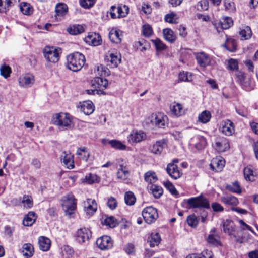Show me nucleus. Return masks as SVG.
I'll list each match as a JSON object with an SVG mask.
<instances>
[{"instance_id": "1", "label": "nucleus", "mask_w": 258, "mask_h": 258, "mask_svg": "<svg viewBox=\"0 0 258 258\" xmlns=\"http://www.w3.org/2000/svg\"><path fill=\"white\" fill-rule=\"evenodd\" d=\"M67 59L68 68L73 72L80 70L86 61L84 55L78 52L69 55Z\"/></svg>"}, {"instance_id": "2", "label": "nucleus", "mask_w": 258, "mask_h": 258, "mask_svg": "<svg viewBox=\"0 0 258 258\" xmlns=\"http://www.w3.org/2000/svg\"><path fill=\"white\" fill-rule=\"evenodd\" d=\"M61 201V205L66 215L71 217L76 209V200L74 196L69 193L62 197Z\"/></svg>"}, {"instance_id": "3", "label": "nucleus", "mask_w": 258, "mask_h": 258, "mask_svg": "<svg viewBox=\"0 0 258 258\" xmlns=\"http://www.w3.org/2000/svg\"><path fill=\"white\" fill-rule=\"evenodd\" d=\"M53 123L62 130L71 128L72 126V118L69 113H59L55 115L53 118Z\"/></svg>"}, {"instance_id": "4", "label": "nucleus", "mask_w": 258, "mask_h": 258, "mask_svg": "<svg viewBox=\"0 0 258 258\" xmlns=\"http://www.w3.org/2000/svg\"><path fill=\"white\" fill-rule=\"evenodd\" d=\"M43 53L44 58L48 62L56 63L59 60L61 49L58 47L46 46L43 50Z\"/></svg>"}, {"instance_id": "5", "label": "nucleus", "mask_w": 258, "mask_h": 258, "mask_svg": "<svg viewBox=\"0 0 258 258\" xmlns=\"http://www.w3.org/2000/svg\"><path fill=\"white\" fill-rule=\"evenodd\" d=\"M142 215L145 222L149 224L154 223L158 217L157 210L152 206L145 208Z\"/></svg>"}, {"instance_id": "6", "label": "nucleus", "mask_w": 258, "mask_h": 258, "mask_svg": "<svg viewBox=\"0 0 258 258\" xmlns=\"http://www.w3.org/2000/svg\"><path fill=\"white\" fill-rule=\"evenodd\" d=\"M187 203L190 208H210L208 200L202 196L191 198L187 200Z\"/></svg>"}, {"instance_id": "7", "label": "nucleus", "mask_w": 258, "mask_h": 258, "mask_svg": "<svg viewBox=\"0 0 258 258\" xmlns=\"http://www.w3.org/2000/svg\"><path fill=\"white\" fill-rule=\"evenodd\" d=\"M212 146L217 152H224L229 148V141L224 137H216L212 143Z\"/></svg>"}, {"instance_id": "8", "label": "nucleus", "mask_w": 258, "mask_h": 258, "mask_svg": "<svg viewBox=\"0 0 258 258\" xmlns=\"http://www.w3.org/2000/svg\"><path fill=\"white\" fill-rule=\"evenodd\" d=\"M178 162V159H174L172 162L169 163L166 168V171L169 175L174 179L180 178L182 175V171L179 169L175 163Z\"/></svg>"}, {"instance_id": "9", "label": "nucleus", "mask_w": 258, "mask_h": 258, "mask_svg": "<svg viewBox=\"0 0 258 258\" xmlns=\"http://www.w3.org/2000/svg\"><path fill=\"white\" fill-rule=\"evenodd\" d=\"M150 121L158 127L165 128L167 124L168 117L162 113H158L151 116Z\"/></svg>"}, {"instance_id": "10", "label": "nucleus", "mask_w": 258, "mask_h": 258, "mask_svg": "<svg viewBox=\"0 0 258 258\" xmlns=\"http://www.w3.org/2000/svg\"><path fill=\"white\" fill-rule=\"evenodd\" d=\"M105 60L108 66L111 68H115L121 62V56L118 52L114 51L110 52L108 56H106Z\"/></svg>"}, {"instance_id": "11", "label": "nucleus", "mask_w": 258, "mask_h": 258, "mask_svg": "<svg viewBox=\"0 0 258 258\" xmlns=\"http://www.w3.org/2000/svg\"><path fill=\"white\" fill-rule=\"evenodd\" d=\"M84 41L89 45L96 46L100 45L102 39L100 35L95 32H89L84 39Z\"/></svg>"}, {"instance_id": "12", "label": "nucleus", "mask_w": 258, "mask_h": 258, "mask_svg": "<svg viewBox=\"0 0 258 258\" xmlns=\"http://www.w3.org/2000/svg\"><path fill=\"white\" fill-rule=\"evenodd\" d=\"M97 204L94 199H87L84 202V209L89 217L92 216L97 211Z\"/></svg>"}, {"instance_id": "13", "label": "nucleus", "mask_w": 258, "mask_h": 258, "mask_svg": "<svg viewBox=\"0 0 258 258\" xmlns=\"http://www.w3.org/2000/svg\"><path fill=\"white\" fill-rule=\"evenodd\" d=\"M220 131L225 136H232L235 133V125L231 120L226 119L222 122Z\"/></svg>"}, {"instance_id": "14", "label": "nucleus", "mask_w": 258, "mask_h": 258, "mask_svg": "<svg viewBox=\"0 0 258 258\" xmlns=\"http://www.w3.org/2000/svg\"><path fill=\"white\" fill-rule=\"evenodd\" d=\"M34 76L29 73L22 75L19 78V85L25 88L31 87L34 83Z\"/></svg>"}, {"instance_id": "15", "label": "nucleus", "mask_w": 258, "mask_h": 258, "mask_svg": "<svg viewBox=\"0 0 258 258\" xmlns=\"http://www.w3.org/2000/svg\"><path fill=\"white\" fill-rule=\"evenodd\" d=\"M196 59L198 64L201 68H205L211 64V59L210 56L204 52L197 53L196 54Z\"/></svg>"}, {"instance_id": "16", "label": "nucleus", "mask_w": 258, "mask_h": 258, "mask_svg": "<svg viewBox=\"0 0 258 258\" xmlns=\"http://www.w3.org/2000/svg\"><path fill=\"white\" fill-rule=\"evenodd\" d=\"M96 244L101 250L109 249L113 246V241L110 237L103 236L97 239Z\"/></svg>"}, {"instance_id": "17", "label": "nucleus", "mask_w": 258, "mask_h": 258, "mask_svg": "<svg viewBox=\"0 0 258 258\" xmlns=\"http://www.w3.org/2000/svg\"><path fill=\"white\" fill-rule=\"evenodd\" d=\"M91 237V232L90 229L86 228H82L77 231L76 234V240L80 243H85L88 241Z\"/></svg>"}, {"instance_id": "18", "label": "nucleus", "mask_w": 258, "mask_h": 258, "mask_svg": "<svg viewBox=\"0 0 258 258\" xmlns=\"http://www.w3.org/2000/svg\"><path fill=\"white\" fill-rule=\"evenodd\" d=\"M189 144L198 150H201L206 146V140L203 136L197 135L190 140Z\"/></svg>"}, {"instance_id": "19", "label": "nucleus", "mask_w": 258, "mask_h": 258, "mask_svg": "<svg viewBox=\"0 0 258 258\" xmlns=\"http://www.w3.org/2000/svg\"><path fill=\"white\" fill-rule=\"evenodd\" d=\"M108 85V81L102 77H96L92 81V86L97 89L100 93H103Z\"/></svg>"}, {"instance_id": "20", "label": "nucleus", "mask_w": 258, "mask_h": 258, "mask_svg": "<svg viewBox=\"0 0 258 258\" xmlns=\"http://www.w3.org/2000/svg\"><path fill=\"white\" fill-rule=\"evenodd\" d=\"M225 166V160L221 157L214 158L210 164V169L215 172L222 171Z\"/></svg>"}, {"instance_id": "21", "label": "nucleus", "mask_w": 258, "mask_h": 258, "mask_svg": "<svg viewBox=\"0 0 258 258\" xmlns=\"http://www.w3.org/2000/svg\"><path fill=\"white\" fill-rule=\"evenodd\" d=\"M224 232L231 236L235 235V225L234 222L230 219L224 220L222 222Z\"/></svg>"}, {"instance_id": "22", "label": "nucleus", "mask_w": 258, "mask_h": 258, "mask_svg": "<svg viewBox=\"0 0 258 258\" xmlns=\"http://www.w3.org/2000/svg\"><path fill=\"white\" fill-rule=\"evenodd\" d=\"M60 160L68 168H73L74 166L73 156L70 152H67L66 151L63 152L60 157Z\"/></svg>"}, {"instance_id": "23", "label": "nucleus", "mask_w": 258, "mask_h": 258, "mask_svg": "<svg viewBox=\"0 0 258 258\" xmlns=\"http://www.w3.org/2000/svg\"><path fill=\"white\" fill-rule=\"evenodd\" d=\"M80 109L85 114L90 115L94 112L95 106L92 101H86L81 104Z\"/></svg>"}, {"instance_id": "24", "label": "nucleus", "mask_w": 258, "mask_h": 258, "mask_svg": "<svg viewBox=\"0 0 258 258\" xmlns=\"http://www.w3.org/2000/svg\"><path fill=\"white\" fill-rule=\"evenodd\" d=\"M215 230L213 229L210 231L207 238V241L209 244L212 246H218L221 245L219 236L215 233Z\"/></svg>"}, {"instance_id": "25", "label": "nucleus", "mask_w": 258, "mask_h": 258, "mask_svg": "<svg viewBox=\"0 0 258 258\" xmlns=\"http://www.w3.org/2000/svg\"><path fill=\"white\" fill-rule=\"evenodd\" d=\"M165 146V142L164 140H159L150 147V151L154 154L159 155L161 153Z\"/></svg>"}, {"instance_id": "26", "label": "nucleus", "mask_w": 258, "mask_h": 258, "mask_svg": "<svg viewBox=\"0 0 258 258\" xmlns=\"http://www.w3.org/2000/svg\"><path fill=\"white\" fill-rule=\"evenodd\" d=\"M68 11V6L63 3L57 4L55 6L56 17L60 19L65 16Z\"/></svg>"}, {"instance_id": "27", "label": "nucleus", "mask_w": 258, "mask_h": 258, "mask_svg": "<svg viewBox=\"0 0 258 258\" xmlns=\"http://www.w3.org/2000/svg\"><path fill=\"white\" fill-rule=\"evenodd\" d=\"M38 244L40 249L43 251H47L50 248L51 241L47 237L41 236L38 239Z\"/></svg>"}, {"instance_id": "28", "label": "nucleus", "mask_w": 258, "mask_h": 258, "mask_svg": "<svg viewBox=\"0 0 258 258\" xmlns=\"http://www.w3.org/2000/svg\"><path fill=\"white\" fill-rule=\"evenodd\" d=\"M220 199L221 201L226 205L235 206L239 203L238 199L232 195L222 196Z\"/></svg>"}, {"instance_id": "29", "label": "nucleus", "mask_w": 258, "mask_h": 258, "mask_svg": "<svg viewBox=\"0 0 258 258\" xmlns=\"http://www.w3.org/2000/svg\"><path fill=\"white\" fill-rule=\"evenodd\" d=\"M129 175L130 172L127 166L123 164L119 165V168L117 172V178L121 180H125L127 179Z\"/></svg>"}, {"instance_id": "30", "label": "nucleus", "mask_w": 258, "mask_h": 258, "mask_svg": "<svg viewBox=\"0 0 258 258\" xmlns=\"http://www.w3.org/2000/svg\"><path fill=\"white\" fill-rule=\"evenodd\" d=\"M239 34L242 40L249 39L252 35L251 29L248 26L241 27L240 28Z\"/></svg>"}, {"instance_id": "31", "label": "nucleus", "mask_w": 258, "mask_h": 258, "mask_svg": "<svg viewBox=\"0 0 258 258\" xmlns=\"http://www.w3.org/2000/svg\"><path fill=\"white\" fill-rule=\"evenodd\" d=\"M163 35L164 39L170 42L173 43L176 39V36L173 31L170 28H165L163 30Z\"/></svg>"}, {"instance_id": "32", "label": "nucleus", "mask_w": 258, "mask_h": 258, "mask_svg": "<svg viewBox=\"0 0 258 258\" xmlns=\"http://www.w3.org/2000/svg\"><path fill=\"white\" fill-rule=\"evenodd\" d=\"M122 32L119 30H111L109 34L110 40L115 43H119L122 40Z\"/></svg>"}, {"instance_id": "33", "label": "nucleus", "mask_w": 258, "mask_h": 258, "mask_svg": "<svg viewBox=\"0 0 258 258\" xmlns=\"http://www.w3.org/2000/svg\"><path fill=\"white\" fill-rule=\"evenodd\" d=\"M36 218V214L34 212H29L25 216L23 221V224L25 226H30L34 223Z\"/></svg>"}, {"instance_id": "34", "label": "nucleus", "mask_w": 258, "mask_h": 258, "mask_svg": "<svg viewBox=\"0 0 258 258\" xmlns=\"http://www.w3.org/2000/svg\"><path fill=\"white\" fill-rule=\"evenodd\" d=\"M146 138V134L142 131L133 132L130 135L129 140L133 142H140Z\"/></svg>"}, {"instance_id": "35", "label": "nucleus", "mask_w": 258, "mask_h": 258, "mask_svg": "<svg viewBox=\"0 0 258 258\" xmlns=\"http://www.w3.org/2000/svg\"><path fill=\"white\" fill-rule=\"evenodd\" d=\"M161 241V237L158 233H152L148 238V242L151 247H154L159 245Z\"/></svg>"}, {"instance_id": "36", "label": "nucleus", "mask_w": 258, "mask_h": 258, "mask_svg": "<svg viewBox=\"0 0 258 258\" xmlns=\"http://www.w3.org/2000/svg\"><path fill=\"white\" fill-rule=\"evenodd\" d=\"M76 154L78 157L87 161L90 157V152L86 147H83L78 149Z\"/></svg>"}, {"instance_id": "37", "label": "nucleus", "mask_w": 258, "mask_h": 258, "mask_svg": "<svg viewBox=\"0 0 258 258\" xmlns=\"http://www.w3.org/2000/svg\"><path fill=\"white\" fill-rule=\"evenodd\" d=\"M243 173L247 181H253L255 180V174L251 166H248L244 168Z\"/></svg>"}, {"instance_id": "38", "label": "nucleus", "mask_w": 258, "mask_h": 258, "mask_svg": "<svg viewBox=\"0 0 258 258\" xmlns=\"http://www.w3.org/2000/svg\"><path fill=\"white\" fill-rule=\"evenodd\" d=\"M22 248L23 255L26 258H29L33 255L34 248L31 244L25 243L23 245Z\"/></svg>"}, {"instance_id": "39", "label": "nucleus", "mask_w": 258, "mask_h": 258, "mask_svg": "<svg viewBox=\"0 0 258 258\" xmlns=\"http://www.w3.org/2000/svg\"><path fill=\"white\" fill-rule=\"evenodd\" d=\"M114 10L117 11L118 14V18H123L125 17L129 12V8L127 6L124 5H120L118 6L117 8H114V10L113 9V11Z\"/></svg>"}, {"instance_id": "40", "label": "nucleus", "mask_w": 258, "mask_h": 258, "mask_svg": "<svg viewBox=\"0 0 258 258\" xmlns=\"http://www.w3.org/2000/svg\"><path fill=\"white\" fill-rule=\"evenodd\" d=\"M74 253L73 249L69 245H64L61 247V254L63 258H70Z\"/></svg>"}, {"instance_id": "41", "label": "nucleus", "mask_w": 258, "mask_h": 258, "mask_svg": "<svg viewBox=\"0 0 258 258\" xmlns=\"http://www.w3.org/2000/svg\"><path fill=\"white\" fill-rule=\"evenodd\" d=\"M101 223L102 224L108 226L110 228H113L116 226L117 221L113 216H105L104 218H102Z\"/></svg>"}, {"instance_id": "42", "label": "nucleus", "mask_w": 258, "mask_h": 258, "mask_svg": "<svg viewBox=\"0 0 258 258\" xmlns=\"http://www.w3.org/2000/svg\"><path fill=\"white\" fill-rule=\"evenodd\" d=\"M152 194L155 198H159L163 193V190L161 186L156 184H152L150 187Z\"/></svg>"}, {"instance_id": "43", "label": "nucleus", "mask_w": 258, "mask_h": 258, "mask_svg": "<svg viewBox=\"0 0 258 258\" xmlns=\"http://www.w3.org/2000/svg\"><path fill=\"white\" fill-rule=\"evenodd\" d=\"M211 118V114L210 111L205 110L202 112L198 116V120L202 123L208 122Z\"/></svg>"}, {"instance_id": "44", "label": "nucleus", "mask_w": 258, "mask_h": 258, "mask_svg": "<svg viewBox=\"0 0 258 258\" xmlns=\"http://www.w3.org/2000/svg\"><path fill=\"white\" fill-rule=\"evenodd\" d=\"M84 27L81 25H74L68 28V32L71 35H78L83 32Z\"/></svg>"}, {"instance_id": "45", "label": "nucleus", "mask_w": 258, "mask_h": 258, "mask_svg": "<svg viewBox=\"0 0 258 258\" xmlns=\"http://www.w3.org/2000/svg\"><path fill=\"white\" fill-rule=\"evenodd\" d=\"M171 110L172 113L176 116H180L184 113L183 107L179 103L173 105L171 108Z\"/></svg>"}, {"instance_id": "46", "label": "nucleus", "mask_w": 258, "mask_h": 258, "mask_svg": "<svg viewBox=\"0 0 258 258\" xmlns=\"http://www.w3.org/2000/svg\"><path fill=\"white\" fill-rule=\"evenodd\" d=\"M144 179L146 182L153 184V183L157 181L158 178L154 172L148 171L145 174Z\"/></svg>"}, {"instance_id": "47", "label": "nucleus", "mask_w": 258, "mask_h": 258, "mask_svg": "<svg viewBox=\"0 0 258 258\" xmlns=\"http://www.w3.org/2000/svg\"><path fill=\"white\" fill-rule=\"evenodd\" d=\"M20 9L21 12L26 15H30L33 11V9L30 4L25 2L20 4Z\"/></svg>"}, {"instance_id": "48", "label": "nucleus", "mask_w": 258, "mask_h": 258, "mask_svg": "<svg viewBox=\"0 0 258 258\" xmlns=\"http://www.w3.org/2000/svg\"><path fill=\"white\" fill-rule=\"evenodd\" d=\"M178 18L179 17L178 15L176 13L171 12L166 14L165 16L164 20L168 23L171 24H176L178 23Z\"/></svg>"}, {"instance_id": "49", "label": "nucleus", "mask_w": 258, "mask_h": 258, "mask_svg": "<svg viewBox=\"0 0 258 258\" xmlns=\"http://www.w3.org/2000/svg\"><path fill=\"white\" fill-rule=\"evenodd\" d=\"M224 46L228 51L234 52L236 50L237 42L233 39H228Z\"/></svg>"}, {"instance_id": "50", "label": "nucleus", "mask_w": 258, "mask_h": 258, "mask_svg": "<svg viewBox=\"0 0 258 258\" xmlns=\"http://www.w3.org/2000/svg\"><path fill=\"white\" fill-rule=\"evenodd\" d=\"M136 197L133 192L127 191L124 195L125 203L127 205H133L136 202Z\"/></svg>"}, {"instance_id": "51", "label": "nucleus", "mask_w": 258, "mask_h": 258, "mask_svg": "<svg viewBox=\"0 0 258 258\" xmlns=\"http://www.w3.org/2000/svg\"><path fill=\"white\" fill-rule=\"evenodd\" d=\"M109 144L112 147L115 149L124 150L126 149V146L118 140H110L109 141Z\"/></svg>"}, {"instance_id": "52", "label": "nucleus", "mask_w": 258, "mask_h": 258, "mask_svg": "<svg viewBox=\"0 0 258 258\" xmlns=\"http://www.w3.org/2000/svg\"><path fill=\"white\" fill-rule=\"evenodd\" d=\"M85 181L88 184H92L94 183H98L100 181V178L96 174L89 173L86 175L85 177Z\"/></svg>"}, {"instance_id": "53", "label": "nucleus", "mask_w": 258, "mask_h": 258, "mask_svg": "<svg viewBox=\"0 0 258 258\" xmlns=\"http://www.w3.org/2000/svg\"><path fill=\"white\" fill-rule=\"evenodd\" d=\"M233 24V21L231 18L226 17L221 21V29H227L229 28Z\"/></svg>"}, {"instance_id": "54", "label": "nucleus", "mask_w": 258, "mask_h": 258, "mask_svg": "<svg viewBox=\"0 0 258 258\" xmlns=\"http://www.w3.org/2000/svg\"><path fill=\"white\" fill-rule=\"evenodd\" d=\"M152 41L155 45L157 51H163L167 48L166 45L158 38L152 40Z\"/></svg>"}, {"instance_id": "55", "label": "nucleus", "mask_w": 258, "mask_h": 258, "mask_svg": "<svg viewBox=\"0 0 258 258\" xmlns=\"http://www.w3.org/2000/svg\"><path fill=\"white\" fill-rule=\"evenodd\" d=\"M1 75L5 78L9 77L11 73V69L9 66L6 64H2L0 67Z\"/></svg>"}, {"instance_id": "56", "label": "nucleus", "mask_w": 258, "mask_h": 258, "mask_svg": "<svg viewBox=\"0 0 258 258\" xmlns=\"http://www.w3.org/2000/svg\"><path fill=\"white\" fill-rule=\"evenodd\" d=\"M22 203L26 208H30L33 206L32 198L29 195H24L23 197Z\"/></svg>"}, {"instance_id": "57", "label": "nucleus", "mask_w": 258, "mask_h": 258, "mask_svg": "<svg viewBox=\"0 0 258 258\" xmlns=\"http://www.w3.org/2000/svg\"><path fill=\"white\" fill-rule=\"evenodd\" d=\"M227 69L231 71H238V63L237 60L230 58L228 60Z\"/></svg>"}, {"instance_id": "58", "label": "nucleus", "mask_w": 258, "mask_h": 258, "mask_svg": "<svg viewBox=\"0 0 258 258\" xmlns=\"http://www.w3.org/2000/svg\"><path fill=\"white\" fill-rule=\"evenodd\" d=\"M225 10L229 12H234L235 10L234 3L231 0H223Z\"/></svg>"}, {"instance_id": "59", "label": "nucleus", "mask_w": 258, "mask_h": 258, "mask_svg": "<svg viewBox=\"0 0 258 258\" xmlns=\"http://www.w3.org/2000/svg\"><path fill=\"white\" fill-rule=\"evenodd\" d=\"M191 75L187 72H181L179 74V80L180 81L189 82L191 80Z\"/></svg>"}, {"instance_id": "60", "label": "nucleus", "mask_w": 258, "mask_h": 258, "mask_svg": "<svg viewBox=\"0 0 258 258\" xmlns=\"http://www.w3.org/2000/svg\"><path fill=\"white\" fill-rule=\"evenodd\" d=\"M188 225L192 227H196L198 224L199 221L195 215H189L186 219Z\"/></svg>"}, {"instance_id": "61", "label": "nucleus", "mask_w": 258, "mask_h": 258, "mask_svg": "<svg viewBox=\"0 0 258 258\" xmlns=\"http://www.w3.org/2000/svg\"><path fill=\"white\" fill-rule=\"evenodd\" d=\"M142 32L144 36L149 37L153 34V30L149 24H145L142 27Z\"/></svg>"}, {"instance_id": "62", "label": "nucleus", "mask_w": 258, "mask_h": 258, "mask_svg": "<svg viewBox=\"0 0 258 258\" xmlns=\"http://www.w3.org/2000/svg\"><path fill=\"white\" fill-rule=\"evenodd\" d=\"M95 2V0H79L80 5L85 9L92 7L94 5Z\"/></svg>"}, {"instance_id": "63", "label": "nucleus", "mask_w": 258, "mask_h": 258, "mask_svg": "<svg viewBox=\"0 0 258 258\" xmlns=\"http://www.w3.org/2000/svg\"><path fill=\"white\" fill-rule=\"evenodd\" d=\"M107 205L108 208L111 210L115 209L117 206V202L116 199L112 197L109 198Z\"/></svg>"}, {"instance_id": "64", "label": "nucleus", "mask_w": 258, "mask_h": 258, "mask_svg": "<svg viewBox=\"0 0 258 258\" xmlns=\"http://www.w3.org/2000/svg\"><path fill=\"white\" fill-rule=\"evenodd\" d=\"M228 189L230 191L234 193L240 194L241 192L240 186L237 182H235L233 183L232 185L229 186Z\"/></svg>"}]
</instances>
